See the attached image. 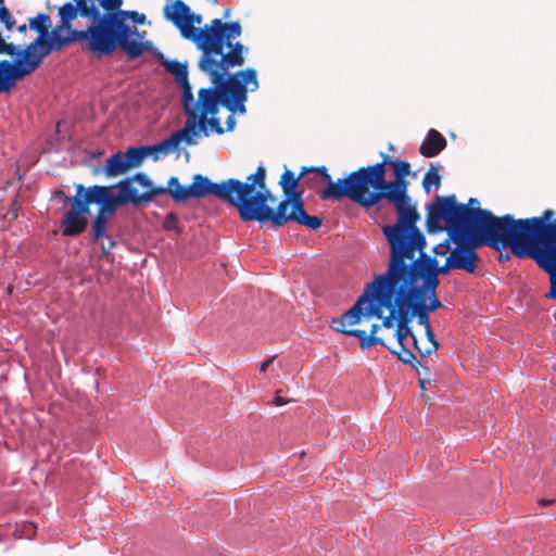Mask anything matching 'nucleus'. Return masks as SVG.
I'll use <instances>...</instances> for the list:
<instances>
[{
	"mask_svg": "<svg viewBox=\"0 0 556 556\" xmlns=\"http://www.w3.org/2000/svg\"><path fill=\"white\" fill-rule=\"evenodd\" d=\"M439 166L431 165L430 169L425 174L422 179V188L426 193H429L431 187L439 188L441 186L442 177L439 174Z\"/></svg>",
	"mask_w": 556,
	"mask_h": 556,
	"instance_id": "c756f323",
	"label": "nucleus"
},
{
	"mask_svg": "<svg viewBox=\"0 0 556 556\" xmlns=\"http://www.w3.org/2000/svg\"><path fill=\"white\" fill-rule=\"evenodd\" d=\"M163 16L180 33L181 37L195 45L201 51L199 60L225 56L241 36L242 27L239 22H223L214 18L210 24H202V15L194 13L182 0H174L163 8Z\"/></svg>",
	"mask_w": 556,
	"mask_h": 556,
	"instance_id": "0eeeda50",
	"label": "nucleus"
},
{
	"mask_svg": "<svg viewBox=\"0 0 556 556\" xmlns=\"http://www.w3.org/2000/svg\"><path fill=\"white\" fill-rule=\"evenodd\" d=\"M403 294L399 298V312L402 325L410 328L409 324L416 317L419 325L429 329V313L434 312L442 306L437 295H431L416 287L402 282Z\"/></svg>",
	"mask_w": 556,
	"mask_h": 556,
	"instance_id": "f8f14e48",
	"label": "nucleus"
},
{
	"mask_svg": "<svg viewBox=\"0 0 556 556\" xmlns=\"http://www.w3.org/2000/svg\"><path fill=\"white\" fill-rule=\"evenodd\" d=\"M182 128L187 129V146L197 144L198 140L195 138L201 134L208 137L211 132H216L217 135H223L225 132L220 125V121L216 115L200 114L198 116L189 117Z\"/></svg>",
	"mask_w": 556,
	"mask_h": 556,
	"instance_id": "f3484780",
	"label": "nucleus"
},
{
	"mask_svg": "<svg viewBox=\"0 0 556 556\" xmlns=\"http://www.w3.org/2000/svg\"><path fill=\"white\" fill-rule=\"evenodd\" d=\"M177 223V217L174 213H169L164 219L163 226L165 229L170 230L175 227Z\"/></svg>",
	"mask_w": 556,
	"mask_h": 556,
	"instance_id": "c9c22d12",
	"label": "nucleus"
},
{
	"mask_svg": "<svg viewBox=\"0 0 556 556\" xmlns=\"http://www.w3.org/2000/svg\"><path fill=\"white\" fill-rule=\"evenodd\" d=\"M275 358H276V356L274 355V356L265 359L264 362H262L260 364V371L265 372L268 369V367L273 364Z\"/></svg>",
	"mask_w": 556,
	"mask_h": 556,
	"instance_id": "58836bf2",
	"label": "nucleus"
},
{
	"mask_svg": "<svg viewBox=\"0 0 556 556\" xmlns=\"http://www.w3.org/2000/svg\"><path fill=\"white\" fill-rule=\"evenodd\" d=\"M87 5L93 8L87 15L91 20L88 51L102 56L121 49L134 60L154 50L152 41L144 40L147 31L137 29L146 23L144 14L122 10L123 0H87Z\"/></svg>",
	"mask_w": 556,
	"mask_h": 556,
	"instance_id": "20e7f679",
	"label": "nucleus"
},
{
	"mask_svg": "<svg viewBox=\"0 0 556 556\" xmlns=\"http://www.w3.org/2000/svg\"><path fill=\"white\" fill-rule=\"evenodd\" d=\"M129 170L124 152L117 151L112 154L105 163V166L102 168V172L106 177H116L119 175H124Z\"/></svg>",
	"mask_w": 556,
	"mask_h": 556,
	"instance_id": "a878e982",
	"label": "nucleus"
},
{
	"mask_svg": "<svg viewBox=\"0 0 556 556\" xmlns=\"http://www.w3.org/2000/svg\"><path fill=\"white\" fill-rule=\"evenodd\" d=\"M3 0H0V22L8 30H11L15 24L10 11L3 5Z\"/></svg>",
	"mask_w": 556,
	"mask_h": 556,
	"instance_id": "473e14b6",
	"label": "nucleus"
},
{
	"mask_svg": "<svg viewBox=\"0 0 556 556\" xmlns=\"http://www.w3.org/2000/svg\"><path fill=\"white\" fill-rule=\"evenodd\" d=\"M124 155L129 169L140 166L148 157L143 146L130 147L124 152Z\"/></svg>",
	"mask_w": 556,
	"mask_h": 556,
	"instance_id": "cd10ccee",
	"label": "nucleus"
},
{
	"mask_svg": "<svg viewBox=\"0 0 556 556\" xmlns=\"http://www.w3.org/2000/svg\"><path fill=\"white\" fill-rule=\"evenodd\" d=\"M113 188V186L94 185L85 188V193L90 205L98 204V211L109 216L114 214L119 206L126 204L119 193L117 195L112 193Z\"/></svg>",
	"mask_w": 556,
	"mask_h": 556,
	"instance_id": "6ab92c4d",
	"label": "nucleus"
},
{
	"mask_svg": "<svg viewBox=\"0 0 556 556\" xmlns=\"http://www.w3.org/2000/svg\"><path fill=\"white\" fill-rule=\"evenodd\" d=\"M251 190L252 185H248L247 180L230 178L217 184L211 181L206 176L195 174L192 184L188 186V199L214 195L236 207L243 222H250L247 206H249L248 195Z\"/></svg>",
	"mask_w": 556,
	"mask_h": 556,
	"instance_id": "9d476101",
	"label": "nucleus"
},
{
	"mask_svg": "<svg viewBox=\"0 0 556 556\" xmlns=\"http://www.w3.org/2000/svg\"><path fill=\"white\" fill-rule=\"evenodd\" d=\"M446 147V139L435 129H430L419 147V152L425 157L437 156Z\"/></svg>",
	"mask_w": 556,
	"mask_h": 556,
	"instance_id": "b1692460",
	"label": "nucleus"
},
{
	"mask_svg": "<svg viewBox=\"0 0 556 556\" xmlns=\"http://www.w3.org/2000/svg\"><path fill=\"white\" fill-rule=\"evenodd\" d=\"M228 14H229V10H226V12H225V15H224V16H225V17H227V16H228Z\"/></svg>",
	"mask_w": 556,
	"mask_h": 556,
	"instance_id": "09e8293b",
	"label": "nucleus"
},
{
	"mask_svg": "<svg viewBox=\"0 0 556 556\" xmlns=\"http://www.w3.org/2000/svg\"><path fill=\"white\" fill-rule=\"evenodd\" d=\"M17 30H18L21 34H26V31H27V25H26V24L20 25V26L17 27Z\"/></svg>",
	"mask_w": 556,
	"mask_h": 556,
	"instance_id": "c03bdc74",
	"label": "nucleus"
},
{
	"mask_svg": "<svg viewBox=\"0 0 556 556\" xmlns=\"http://www.w3.org/2000/svg\"><path fill=\"white\" fill-rule=\"evenodd\" d=\"M245 47L236 41L225 56L199 60V68L210 77L212 86L201 88L194 100L192 87L189 97L181 94V102L187 118L204 115H217L220 106L235 113H245L244 103L248 92L258 88L257 72L252 67L229 74V70L244 64Z\"/></svg>",
	"mask_w": 556,
	"mask_h": 556,
	"instance_id": "7ed1b4c3",
	"label": "nucleus"
},
{
	"mask_svg": "<svg viewBox=\"0 0 556 556\" xmlns=\"http://www.w3.org/2000/svg\"><path fill=\"white\" fill-rule=\"evenodd\" d=\"M289 402H290V400H287V399L280 396L279 395V391H276V394H275V397H274V401H273L274 405L281 406V405H285V404H287Z\"/></svg>",
	"mask_w": 556,
	"mask_h": 556,
	"instance_id": "4c0bfd02",
	"label": "nucleus"
},
{
	"mask_svg": "<svg viewBox=\"0 0 556 556\" xmlns=\"http://www.w3.org/2000/svg\"><path fill=\"white\" fill-rule=\"evenodd\" d=\"M448 251H450L448 240H445L444 242L434 245L432 249V252L435 255H445Z\"/></svg>",
	"mask_w": 556,
	"mask_h": 556,
	"instance_id": "f704fd0d",
	"label": "nucleus"
},
{
	"mask_svg": "<svg viewBox=\"0 0 556 556\" xmlns=\"http://www.w3.org/2000/svg\"><path fill=\"white\" fill-rule=\"evenodd\" d=\"M380 162L359 167L344 177V180H355L356 186H362V188L367 186L366 184H382L383 178L387 177V166L392 167L394 177H407L409 175L413 177L416 176L415 173H412V166L408 162L394 160L388 153H380Z\"/></svg>",
	"mask_w": 556,
	"mask_h": 556,
	"instance_id": "ddd939ff",
	"label": "nucleus"
},
{
	"mask_svg": "<svg viewBox=\"0 0 556 556\" xmlns=\"http://www.w3.org/2000/svg\"><path fill=\"white\" fill-rule=\"evenodd\" d=\"M153 54L159 60L160 64L163 65L165 70L174 76L175 81L181 87V94H186L188 98L191 85L188 78L189 72L187 63H181L176 60H167L159 50H153Z\"/></svg>",
	"mask_w": 556,
	"mask_h": 556,
	"instance_id": "aec40b11",
	"label": "nucleus"
},
{
	"mask_svg": "<svg viewBox=\"0 0 556 556\" xmlns=\"http://www.w3.org/2000/svg\"><path fill=\"white\" fill-rule=\"evenodd\" d=\"M343 319L344 313L339 318L332 319V328L338 332L357 338L359 340V346L363 350L369 349L375 344H381L383 346L389 348L386 341V337L383 334H377L379 331L378 324H374L370 328V333L367 334L366 331L363 329H349V326L356 325L357 323H346L343 321Z\"/></svg>",
	"mask_w": 556,
	"mask_h": 556,
	"instance_id": "a211bd4d",
	"label": "nucleus"
},
{
	"mask_svg": "<svg viewBox=\"0 0 556 556\" xmlns=\"http://www.w3.org/2000/svg\"><path fill=\"white\" fill-rule=\"evenodd\" d=\"M134 184L135 180L132 179V177H127L114 186L118 188V193L121 194L126 204L130 203L134 206H138L144 203H149L153 200V190L139 193Z\"/></svg>",
	"mask_w": 556,
	"mask_h": 556,
	"instance_id": "4be33fe9",
	"label": "nucleus"
},
{
	"mask_svg": "<svg viewBox=\"0 0 556 556\" xmlns=\"http://www.w3.org/2000/svg\"><path fill=\"white\" fill-rule=\"evenodd\" d=\"M72 207L60 220L62 235L64 237H76L81 235L87 226V215L90 213V202L85 193L84 185L76 186V194L71 199Z\"/></svg>",
	"mask_w": 556,
	"mask_h": 556,
	"instance_id": "dca6fc26",
	"label": "nucleus"
},
{
	"mask_svg": "<svg viewBox=\"0 0 556 556\" xmlns=\"http://www.w3.org/2000/svg\"><path fill=\"white\" fill-rule=\"evenodd\" d=\"M399 345V351L391 350L393 353L397 354V357L404 364H410L414 366V363L420 365V362L416 358L415 354L405 348L404 341H396Z\"/></svg>",
	"mask_w": 556,
	"mask_h": 556,
	"instance_id": "7c9ffc66",
	"label": "nucleus"
},
{
	"mask_svg": "<svg viewBox=\"0 0 556 556\" xmlns=\"http://www.w3.org/2000/svg\"><path fill=\"white\" fill-rule=\"evenodd\" d=\"M342 188H336L340 194H345L354 203L364 208H370L382 201L392 204L399 215L394 225H384L382 228L389 243L417 230L419 219L416 205L408 194L409 181L406 177H394L392 180L383 178L382 184L356 186L355 180H344Z\"/></svg>",
	"mask_w": 556,
	"mask_h": 556,
	"instance_id": "423d86ee",
	"label": "nucleus"
},
{
	"mask_svg": "<svg viewBox=\"0 0 556 556\" xmlns=\"http://www.w3.org/2000/svg\"><path fill=\"white\" fill-rule=\"evenodd\" d=\"M425 383H426V380H425V379H420V380H419V384H420V388H421V389H425Z\"/></svg>",
	"mask_w": 556,
	"mask_h": 556,
	"instance_id": "49530a36",
	"label": "nucleus"
},
{
	"mask_svg": "<svg viewBox=\"0 0 556 556\" xmlns=\"http://www.w3.org/2000/svg\"><path fill=\"white\" fill-rule=\"evenodd\" d=\"M108 226V215L97 212V215L91 225V238L92 241H98L99 239L105 237Z\"/></svg>",
	"mask_w": 556,
	"mask_h": 556,
	"instance_id": "c85d7f7f",
	"label": "nucleus"
},
{
	"mask_svg": "<svg viewBox=\"0 0 556 556\" xmlns=\"http://www.w3.org/2000/svg\"><path fill=\"white\" fill-rule=\"evenodd\" d=\"M102 152H94V156H100Z\"/></svg>",
	"mask_w": 556,
	"mask_h": 556,
	"instance_id": "de8ad7c7",
	"label": "nucleus"
},
{
	"mask_svg": "<svg viewBox=\"0 0 556 556\" xmlns=\"http://www.w3.org/2000/svg\"><path fill=\"white\" fill-rule=\"evenodd\" d=\"M313 176L306 175L303 177V185H306L307 188L314 190L316 193L317 191H321L320 182L326 184L323 179L319 173H312Z\"/></svg>",
	"mask_w": 556,
	"mask_h": 556,
	"instance_id": "2f4dec72",
	"label": "nucleus"
},
{
	"mask_svg": "<svg viewBox=\"0 0 556 556\" xmlns=\"http://www.w3.org/2000/svg\"><path fill=\"white\" fill-rule=\"evenodd\" d=\"M479 204V201L475 198H470L468 203L466 204L468 207H472V208H476L475 205H478Z\"/></svg>",
	"mask_w": 556,
	"mask_h": 556,
	"instance_id": "79ce46f5",
	"label": "nucleus"
},
{
	"mask_svg": "<svg viewBox=\"0 0 556 556\" xmlns=\"http://www.w3.org/2000/svg\"><path fill=\"white\" fill-rule=\"evenodd\" d=\"M226 124H227V130L231 131L235 128V125H236V121H235L233 116L230 115L227 118Z\"/></svg>",
	"mask_w": 556,
	"mask_h": 556,
	"instance_id": "a19ab883",
	"label": "nucleus"
},
{
	"mask_svg": "<svg viewBox=\"0 0 556 556\" xmlns=\"http://www.w3.org/2000/svg\"><path fill=\"white\" fill-rule=\"evenodd\" d=\"M554 214L547 208L539 217L522 218L534 254L556 250V218L551 222Z\"/></svg>",
	"mask_w": 556,
	"mask_h": 556,
	"instance_id": "4468645a",
	"label": "nucleus"
},
{
	"mask_svg": "<svg viewBox=\"0 0 556 556\" xmlns=\"http://www.w3.org/2000/svg\"><path fill=\"white\" fill-rule=\"evenodd\" d=\"M93 12L87 0H75V4L66 2L59 8V23L51 28V17L46 13H38L28 18V26L38 36L22 50L17 49L14 61L0 60V93H11L16 83L40 67L43 60L52 51H61L72 42L89 45V28H73V21L77 16L88 18Z\"/></svg>",
	"mask_w": 556,
	"mask_h": 556,
	"instance_id": "f03ea898",
	"label": "nucleus"
},
{
	"mask_svg": "<svg viewBox=\"0 0 556 556\" xmlns=\"http://www.w3.org/2000/svg\"><path fill=\"white\" fill-rule=\"evenodd\" d=\"M154 197L169 194L175 202L181 203L188 200V186H181L177 177L173 176L168 179L167 186H159L153 189Z\"/></svg>",
	"mask_w": 556,
	"mask_h": 556,
	"instance_id": "393cba45",
	"label": "nucleus"
},
{
	"mask_svg": "<svg viewBox=\"0 0 556 556\" xmlns=\"http://www.w3.org/2000/svg\"><path fill=\"white\" fill-rule=\"evenodd\" d=\"M420 345L421 346H426V341L425 342H420Z\"/></svg>",
	"mask_w": 556,
	"mask_h": 556,
	"instance_id": "8fccbe9b",
	"label": "nucleus"
},
{
	"mask_svg": "<svg viewBox=\"0 0 556 556\" xmlns=\"http://www.w3.org/2000/svg\"><path fill=\"white\" fill-rule=\"evenodd\" d=\"M17 199L15 198L14 201H13V206L11 210L8 211V213L5 214V217H9L10 219H16L17 216H18V208H17Z\"/></svg>",
	"mask_w": 556,
	"mask_h": 556,
	"instance_id": "e433bc0d",
	"label": "nucleus"
},
{
	"mask_svg": "<svg viewBox=\"0 0 556 556\" xmlns=\"http://www.w3.org/2000/svg\"><path fill=\"white\" fill-rule=\"evenodd\" d=\"M426 334V346L420 345V341L412 333L408 334L413 339L414 348L420 354V356H429L434 353L439 348V342L435 340L434 332L431 327L429 329H425Z\"/></svg>",
	"mask_w": 556,
	"mask_h": 556,
	"instance_id": "bb28decb",
	"label": "nucleus"
},
{
	"mask_svg": "<svg viewBox=\"0 0 556 556\" xmlns=\"http://www.w3.org/2000/svg\"><path fill=\"white\" fill-rule=\"evenodd\" d=\"M132 179L135 182L147 189V191H152L153 189H156L157 187L153 186L151 179L149 176L144 173H136L132 176Z\"/></svg>",
	"mask_w": 556,
	"mask_h": 556,
	"instance_id": "72a5a7b5",
	"label": "nucleus"
},
{
	"mask_svg": "<svg viewBox=\"0 0 556 556\" xmlns=\"http://www.w3.org/2000/svg\"><path fill=\"white\" fill-rule=\"evenodd\" d=\"M309 173H319L321 179L327 187L321 191H317V195L323 201L334 200L340 201L345 194H340L336 188H342L346 182L344 178L333 181L326 166H303L300 174H295L285 167L280 176L279 186L283 192V199L278 203L276 208H271L268 202L274 203L276 198L271 194L266 185V168L260 165L254 174L247 177V184L252 185L249 192L247 214L250 222L256 220L260 224L269 223L273 228H280L290 222L305 226L308 229L317 230L320 228L323 220L318 216L308 215L304 208L303 192L298 190L300 180L309 175Z\"/></svg>",
	"mask_w": 556,
	"mask_h": 556,
	"instance_id": "f257e3e1",
	"label": "nucleus"
},
{
	"mask_svg": "<svg viewBox=\"0 0 556 556\" xmlns=\"http://www.w3.org/2000/svg\"><path fill=\"white\" fill-rule=\"evenodd\" d=\"M467 219L476 245H486L498 252L509 248L519 258L534 255L522 218L515 219L510 214L497 217L488 210L469 207Z\"/></svg>",
	"mask_w": 556,
	"mask_h": 556,
	"instance_id": "1a4fd4ad",
	"label": "nucleus"
},
{
	"mask_svg": "<svg viewBox=\"0 0 556 556\" xmlns=\"http://www.w3.org/2000/svg\"><path fill=\"white\" fill-rule=\"evenodd\" d=\"M531 258L548 274L551 290L546 296L556 300V250L534 254Z\"/></svg>",
	"mask_w": 556,
	"mask_h": 556,
	"instance_id": "5701e85b",
	"label": "nucleus"
},
{
	"mask_svg": "<svg viewBox=\"0 0 556 556\" xmlns=\"http://www.w3.org/2000/svg\"><path fill=\"white\" fill-rule=\"evenodd\" d=\"M388 268L401 282L437 295L440 285L439 275L455 269L450 256L439 266L435 257L425 252L426 238L417 229L391 243Z\"/></svg>",
	"mask_w": 556,
	"mask_h": 556,
	"instance_id": "39448f33",
	"label": "nucleus"
},
{
	"mask_svg": "<svg viewBox=\"0 0 556 556\" xmlns=\"http://www.w3.org/2000/svg\"><path fill=\"white\" fill-rule=\"evenodd\" d=\"M468 213L469 207L457 203L454 194L438 195L428 207L427 230L429 232L442 231L441 222L444 220L448 238H451L468 225Z\"/></svg>",
	"mask_w": 556,
	"mask_h": 556,
	"instance_id": "9b49d317",
	"label": "nucleus"
},
{
	"mask_svg": "<svg viewBox=\"0 0 556 556\" xmlns=\"http://www.w3.org/2000/svg\"><path fill=\"white\" fill-rule=\"evenodd\" d=\"M500 260L501 261H508L509 260V255L506 253L505 255L503 253L500 254Z\"/></svg>",
	"mask_w": 556,
	"mask_h": 556,
	"instance_id": "a18cd8bd",
	"label": "nucleus"
},
{
	"mask_svg": "<svg viewBox=\"0 0 556 556\" xmlns=\"http://www.w3.org/2000/svg\"><path fill=\"white\" fill-rule=\"evenodd\" d=\"M187 129H179L174 131L169 137L166 139L152 144V146H143L144 150L147 152V156H152L154 161H157L160 155H167L172 152H175L178 150L179 144L184 141L187 144V136H186Z\"/></svg>",
	"mask_w": 556,
	"mask_h": 556,
	"instance_id": "412c9836",
	"label": "nucleus"
},
{
	"mask_svg": "<svg viewBox=\"0 0 556 556\" xmlns=\"http://www.w3.org/2000/svg\"><path fill=\"white\" fill-rule=\"evenodd\" d=\"M473 238L475 235L468 228V225L450 238L455 243V248L448 254L455 269L464 270L468 274L476 273L480 263L476 249L480 245H476Z\"/></svg>",
	"mask_w": 556,
	"mask_h": 556,
	"instance_id": "2eb2a0df",
	"label": "nucleus"
},
{
	"mask_svg": "<svg viewBox=\"0 0 556 556\" xmlns=\"http://www.w3.org/2000/svg\"><path fill=\"white\" fill-rule=\"evenodd\" d=\"M402 294V282L387 268L386 273L376 275L374 280L366 285L363 294L349 311L344 312L343 321L359 323L362 317H377L382 319L379 330L391 329V338L404 341L412 334V328H406L401 323L399 298Z\"/></svg>",
	"mask_w": 556,
	"mask_h": 556,
	"instance_id": "6e6552de",
	"label": "nucleus"
},
{
	"mask_svg": "<svg viewBox=\"0 0 556 556\" xmlns=\"http://www.w3.org/2000/svg\"><path fill=\"white\" fill-rule=\"evenodd\" d=\"M553 502H554L553 500L542 498V500L539 501V504L542 505V506H546V505L552 504Z\"/></svg>",
	"mask_w": 556,
	"mask_h": 556,
	"instance_id": "37998d69",
	"label": "nucleus"
},
{
	"mask_svg": "<svg viewBox=\"0 0 556 556\" xmlns=\"http://www.w3.org/2000/svg\"><path fill=\"white\" fill-rule=\"evenodd\" d=\"M114 245H115V241L109 239L108 247L105 244H102V254L104 256H108L110 249H112Z\"/></svg>",
	"mask_w": 556,
	"mask_h": 556,
	"instance_id": "ea45409f",
	"label": "nucleus"
}]
</instances>
